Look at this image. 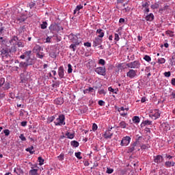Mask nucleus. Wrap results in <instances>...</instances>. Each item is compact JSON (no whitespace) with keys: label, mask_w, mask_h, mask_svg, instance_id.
<instances>
[{"label":"nucleus","mask_w":175,"mask_h":175,"mask_svg":"<svg viewBox=\"0 0 175 175\" xmlns=\"http://www.w3.org/2000/svg\"><path fill=\"white\" fill-rule=\"evenodd\" d=\"M0 53L2 59H10V58H12V55H10V49L8 47L3 48L0 51Z\"/></svg>","instance_id":"1"},{"label":"nucleus","mask_w":175,"mask_h":175,"mask_svg":"<svg viewBox=\"0 0 175 175\" xmlns=\"http://www.w3.org/2000/svg\"><path fill=\"white\" fill-rule=\"evenodd\" d=\"M64 28L60 27L58 23H52L49 27V30L52 33H57V32H59V31L63 30Z\"/></svg>","instance_id":"2"},{"label":"nucleus","mask_w":175,"mask_h":175,"mask_svg":"<svg viewBox=\"0 0 175 175\" xmlns=\"http://www.w3.org/2000/svg\"><path fill=\"white\" fill-rule=\"evenodd\" d=\"M54 124L56 126H61V125H65V115L61 114L56 119V121L54 122Z\"/></svg>","instance_id":"3"},{"label":"nucleus","mask_w":175,"mask_h":175,"mask_svg":"<svg viewBox=\"0 0 175 175\" xmlns=\"http://www.w3.org/2000/svg\"><path fill=\"white\" fill-rule=\"evenodd\" d=\"M127 68H131V69H139L140 68V62L135 60L133 62H130L126 64Z\"/></svg>","instance_id":"4"},{"label":"nucleus","mask_w":175,"mask_h":175,"mask_svg":"<svg viewBox=\"0 0 175 175\" xmlns=\"http://www.w3.org/2000/svg\"><path fill=\"white\" fill-rule=\"evenodd\" d=\"M95 72L100 76H106V67H98L95 69Z\"/></svg>","instance_id":"5"},{"label":"nucleus","mask_w":175,"mask_h":175,"mask_svg":"<svg viewBox=\"0 0 175 175\" xmlns=\"http://www.w3.org/2000/svg\"><path fill=\"white\" fill-rule=\"evenodd\" d=\"M148 2L150 1H147V0L142 2V7L144 9V13L150 12V4H148Z\"/></svg>","instance_id":"6"},{"label":"nucleus","mask_w":175,"mask_h":175,"mask_svg":"<svg viewBox=\"0 0 175 175\" xmlns=\"http://www.w3.org/2000/svg\"><path fill=\"white\" fill-rule=\"evenodd\" d=\"M131 143V137L129 136H126L124 137L120 142V146H126L128 144Z\"/></svg>","instance_id":"7"},{"label":"nucleus","mask_w":175,"mask_h":175,"mask_svg":"<svg viewBox=\"0 0 175 175\" xmlns=\"http://www.w3.org/2000/svg\"><path fill=\"white\" fill-rule=\"evenodd\" d=\"M127 77H129L130 79H135L136 76H137V70L131 69L129 71L126 73Z\"/></svg>","instance_id":"8"},{"label":"nucleus","mask_w":175,"mask_h":175,"mask_svg":"<svg viewBox=\"0 0 175 175\" xmlns=\"http://www.w3.org/2000/svg\"><path fill=\"white\" fill-rule=\"evenodd\" d=\"M142 137H139L135 142L131 145V146L128 149V152H133L135 151V147L137 146V142H139Z\"/></svg>","instance_id":"9"},{"label":"nucleus","mask_w":175,"mask_h":175,"mask_svg":"<svg viewBox=\"0 0 175 175\" xmlns=\"http://www.w3.org/2000/svg\"><path fill=\"white\" fill-rule=\"evenodd\" d=\"M103 42V39L100 38V37H96L93 41V47L100 46V44H102Z\"/></svg>","instance_id":"10"},{"label":"nucleus","mask_w":175,"mask_h":175,"mask_svg":"<svg viewBox=\"0 0 175 175\" xmlns=\"http://www.w3.org/2000/svg\"><path fill=\"white\" fill-rule=\"evenodd\" d=\"M29 78H30V77L28 73L21 75V83H27V81H28V80H29Z\"/></svg>","instance_id":"11"},{"label":"nucleus","mask_w":175,"mask_h":175,"mask_svg":"<svg viewBox=\"0 0 175 175\" xmlns=\"http://www.w3.org/2000/svg\"><path fill=\"white\" fill-rule=\"evenodd\" d=\"M58 76L60 79H65V70L64 66H60L58 68Z\"/></svg>","instance_id":"12"},{"label":"nucleus","mask_w":175,"mask_h":175,"mask_svg":"<svg viewBox=\"0 0 175 175\" xmlns=\"http://www.w3.org/2000/svg\"><path fill=\"white\" fill-rule=\"evenodd\" d=\"M64 98L62 97L57 98L54 100L55 105H64Z\"/></svg>","instance_id":"13"},{"label":"nucleus","mask_w":175,"mask_h":175,"mask_svg":"<svg viewBox=\"0 0 175 175\" xmlns=\"http://www.w3.org/2000/svg\"><path fill=\"white\" fill-rule=\"evenodd\" d=\"M112 136L113 133L111 132V130L105 131V133L103 135V137H105V139H110Z\"/></svg>","instance_id":"14"},{"label":"nucleus","mask_w":175,"mask_h":175,"mask_svg":"<svg viewBox=\"0 0 175 175\" xmlns=\"http://www.w3.org/2000/svg\"><path fill=\"white\" fill-rule=\"evenodd\" d=\"M118 128H121L122 129H125L126 128H128V124H126V122H125V121H121L118 124Z\"/></svg>","instance_id":"15"},{"label":"nucleus","mask_w":175,"mask_h":175,"mask_svg":"<svg viewBox=\"0 0 175 175\" xmlns=\"http://www.w3.org/2000/svg\"><path fill=\"white\" fill-rule=\"evenodd\" d=\"M154 161L155 163H161V162H162V161H163V158L162 157L161 155H157V156L154 157Z\"/></svg>","instance_id":"16"},{"label":"nucleus","mask_w":175,"mask_h":175,"mask_svg":"<svg viewBox=\"0 0 175 175\" xmlns=\"http://www.w3.org/2000/svg\"><path fill=\"white\" fill-rule=\"evenodd\" d=\"M26 64L27 66H29L31 65H33L35 64V61L31 57H27Z\"/></svg>","instance_id":"17"},{"label":"nucleus","mask_w":175,"mask_h":175,"mask_svg":"<svg viewBox=\"0 0 175 175\" xmlns=\"http://www.w3.org/2000/svg\"><path fill=\"white\" fill-rule=\"evenodd\" d=\"M96 33H98V38H103L105 36V32L102 30V29H98L96 30Z\"/></svg>","instance_id":"18"},{"label":"nucleus","mask_w":175,"mask_h":175,"mask_svg":"<svg viewBox=\"0 0 175 175\" xmlns=\"http://www.w3.org/2000/svg\"><path fill=\"white\" fill-rule=\"evenodd\" d=\"M26 20H27V18L25 16H22L16 18V21H17L16 23L20 24V23H24V21H25Z\"/></svg>","instance_id":"19"},{"label":"nucleus","mask_w":175,"mask_h":175,"mask_svg":"<svg viewBox=\"0 0 175 175\" xmlns=\"http://www.w3.org/2000/svg\"><path fill=\"white\" fill-rule=\"evenodd\" d=\"M146 21H152L154 20V14L150 13L146 16Z\"/></svg>","instance_id":"20"},{"label":"nucleus","mask_w":175,"mask_h":175,"mask_svg":"<svg viewBox=\"0 0 175 175\" xmlns=\"http://www.w3.org/2000/svg\"><path fill=\"white\" fill-rule=\"evenodd\" d=\"M152 116L154 117L155 120H157V118H159V117H161V113H159V110H154V113H153Z\"/></svg>","instance_id":"21"},{"label":"nucleus","mask_w":175,"mask_h":175,"mask_svg":"<svg viewBox=\"0 0 175 175\" xmlns=\"http://www.w3.org/2000/svg\"><path fill=\"white\" fill-rule=\"evenodd\" d=\"M34 2H36V5L39 6L40 8L42 6H44V0H34Z\"/></svg>","instance_id":"22"},{"label":"nucleus","mask_w":175,"mask_h":175,"mask_svg":"<svg viewBox=\"0 0 175 175\" xmlns=\"http://www.w3.org/2000/svg\"><path fill=\"white\" fill-rule=\"evenodd\" d=\"M145 125H152V122L150 120H145L142 122L141 126L143 128Z\"/></svg>","instance_id":"23"},{"label":"nucleus","mask_w":175,"mask_h":175,"mask_svg":"<svg viewBox=\"0 0 175 175\" xmlns=\"http://www.w3.org/2000/svg\"><path fill=\"white\" fill-rule=\"evenodd\" d=\"M165 165L167 167H172V166H174L175 163L174 161H166Z\"/></svg>","instance_id":"24"},{"label":"nucleus","mask_w":175,"mask_h":175,"mask_svg":"<svg viewBox=\"0 0 175 175\" xmlns=\"http://www.w3.org/2000/svg\"><path fill=\"white\" fill-rule=\"evenodd\" d=\"M29 175H39V174H38V169H33L31 170L29 172Z\"/></svg>","instance_id":"25"},{"label":"nucleus","mask_w":175,"mask_h":175,"mask_svg":"<svg viewBox=\"0 0 175 175\" xmlns=\"http://www.w3.org/2000/svg\"><path fill=\"white\" fill-rule=\"evenodd\" d=\"M133 121L134 124H139V122H140V118H139V116H134L133 118Z\"/></svg>","instance_id":"26"},{"label":"nucleus","mask_w":175,"mask_h":175,"mask_svg":"<svg viewBox=\"0 0 175 175\" xmlns=\"http://www.w3.org/2000/svg\"><path fill=\"white\" fill-rule=\"evenodd\" d=\"M34 51H36V53H40V51L42 50V47L39 45H36L34 46V49H33Z\"/></svg>","instance_id":"27"},{"label":"nucleus","mask_w":175,"mask_h":175,"mask_svg":"<svg viewBox=\"0 0 175 175\" xmlns=\"http://www.w3.org/2000/svg\"><path fill=\"white\" fill-rule=\"evenodd\" d=\"M94 88H89L83 90V94H90V92H93Z\"/></svg>","instance_id":"28"},{"label":"nucleus","mask_w":175,"mask_h":175,"mask_svg":"<svg viewBox=\"0 0 175 175\" xmlns=\"http://www.w3.org/2000/svg\"><path fill=\"white\" fill-rule=\"evenodd\" d=\"M81 9H83V5H77L75 10H74V14H76V13H77V12H79Z\"/></svg>","instance_id":"29"},{"label":"nucleus","mask_w":175,"mask_h":175,"mask_svg":"<svg viewBox=\"0 0 175 175\" xmlns=\"http://www.w3.org/2000/svg\"><path fill=\"white\" fill-rule=\"evenodd\" d=\"M66 136H67L68 139H73L75 137V133H70V132H67L66 133Z\"/></svg>","instance_id":"30"},{"label":"nucleus","mask_w":175,"mask_h":175,"mask_svg":"<svg viewBox=\"0 0 175 175\" xmlns=\"http://www.w3.org/2000/svg\"><path fill=\"white\" fill-rule=\"evenodd\" d=\"M32 150H33V146L25 149V150L27 151V152H29V154H34L35 151H32Z\"/></svg>","instance_id":"31"},{"label":"nucleus","mask_w":175,"mask_h":175,"mask_svg":"<svg viewBox=\"0 0 175 175\" xmlns=\"http://www.w3.org/2000/svg\"><path fill=\"white\" fill-rule=\"evenodd\" d=\"M152 10H155V9H158L159 8V4L158 3H154V4L151 5L150 6Z\"/></svg>","instance_id":"32"},{"label":"nucleus","mask_w":175,"mask_h":175,"mask_svg":"<svg viewBox=\"0 0 175 175\" xmlns=\"http://www.w3.org/2000/svg\"><path fill=\"white\" fill-rule=\"evenodd\" d=\"M28 66V64H27V62H22L19 64V68H27Z\"/></svg>","instance_id":"33"},{"label":"nucleus","mask_w":175,"mask_h":175,"mask_svg":"<svg viewBox=\"0 0 175 175\" xmlns=\"http://www.w3.org/2000/svg\"><path fill=\"white\" fill-rule=\"evenodd\" d=\"M70 144L72 147H79V142L77 141H72L70 142Z\"/></svg>","instance_id":"34"},{"label":"nucleus","mask_w":175,"mask_h":175,"mask_svg":"<svg viewBox=\"0 0 175 175\" xmlns=\"http://www.w3.org/2000/svg\"><path fill=\"white\" fill-rule=\"evenodd\" d=\"M55 120V116H51V117L48 118L47 124H50V123L53 122V121H54Z\"/></svg>","instance_id":"35"},{"label":"nucleus","mask_w":175,"mask_h":175,"mask_svg":"<svg viewBox=\"0 0 175 175\" xmlns=\"http://www.w3.org/2000/svg\"><path fill=\"white\" fill-rule=\"evenodd\" d=\"M25 56L27 58H31V54H32V51H28L24 53Z\"/></svg>","instance_id":"36"},{"label":"nucleus","mask_w":175,"mask_h":175,"mask_svg":"<svg viewBox=\"0 0 175 175\" xmlns=\"http://www.w3.org/2000/svg\"><path fill=\"white\" fill-rule=\"evenodd\" d=\"M47 28V22L44 21L42 24H41V29H46Z\"/></svg>","instance_id":"37"},{"label":"nucleus","mask_w":175,"mask_h":175,"mask_svg":"<svg viewBox=\"0 0 175 175\" xmlns=\"http://www.w3.org/2000/svg\"><path fill=\"white\" fill-rule=\"evenodd\" d=\"M10 54H12V53H16V51H17V47H16V46H12L11 49H10Z\"/></svg>","instance_id":"38"},{"label":"nucleus","mask_w":175,"mask_h":175,"mask_svg":"<svg viewBox=\"0 0 175 175\" xmlns=\"http://www.w3.org/2000/svg\"><path fill=\"white\" fill-rule=\"evenodd\" d=\"M38 162H39V165L40 166H42V165H43L44 163V159H43L41 157H38Z\"/></svg>","instance_id":"39"},{"label":"nucleus","mask_w":175,"mask_h":175,"mask_svg":"<svg viewBox=\"0 0 175 175\" xmlns=\"http://www.w3.org/2000/svg\"><path fill=\"white\" fill-rule=\"evenodd\" d=\"M81 155V152H75V157L77 158V159H83V157Z\"/></svg>","instance_id":"40"},{"label":"nucleus","mask_w":175,"mask_h":175,"mask_svg":"<svg viewBox=\"0 0 175 175\" xmlns=\"http://www.w3.org/2000/svg\"><path fill=\"white\" fill-rule=\"evenodd\" d=\"M167 9H169V5L167 4H165L164 8L159 9V12H163V10H167Z\"/></svg>","instance_id":"41"},{"label":"nucleus","mask_w":175,"mask_h":175,"mask_svg":"<svg viewBox=\"0 0 175 175\" xmlns=\"http://www.w3.org/2000/svg\"><path fill=\"white\" fill-rule=\"evenodd\" d=\"M166 35H169L170 36V38H173V36H174V34L173 31L168 30L165 32Z\"/></svg>","instance_id":"42"},{"label":"nucleus","mask_w":175,"mask_h":175,"mask_svg":"<svg viewBox=\"0 0 175 175\" xmlns=\"http://www.w3.org/2000/svg\"><path fill=\"white\" fill-rule=\"evenodd\" d=\"M144 59H145V61H146L147 62H150V61H151V57H150L149 55H146L144 57Z\"/></svg>","instance_id":"43"},{"label":"nucleus","mask_w":175,"mask_h":175,"mask_svg":"<svg viewBox=\"0 0 175 175\" xmlns=\"http://www.w3.org/2000/svg\"><path fill=\"white\" fill-rule=\"evenodd\" d=\"M10 88V83L6 82L3 86L4 90H9Z\"/></svg>","instance_id":"44"},{"label":"nucleus","mask_w":175,"mask_h":175,"mask_svg":"<svg viewBox=\"0 0 175 175\" xmlns=\"http://www.w3.org/2000/svg\"><path fill=\"white\" fill-rule=\"evenodd\" d=\"M68 73H72L73 69H72V65L70 64H68Z\"/></svg>","instance_id":"45"},{"label":"nucleus","mask_w":175,"mask_h":175,"mask_svg":"<svg viewBox=\"0 0 175 175\" xmlns=\"http://www.w3.org/2000/svg\"><path fill=\"white\" fill-rule=\"evenodd\" d=\"M65 154L62 153L59 156L57 157L59 161H64Z\"/></svg>","instance_id":"46"},{"label":"nucleus","mask_w":175,"mask_h":175,"mask_svg":"<svg viewBox=\"0 0 175 175\" xmlns=\"http://www.w3.org/2000/svg\"><path fill=\"white\" fill-rule=\"evenodd\" d=\"M108 91H109L110 92H113V94H117L118 90H115L114 89H113V88L109 87Z\"/></svg>","instance_id":"47"},{"label":"nucleus","mask_w":175,"mask_h":175,"mask_svg":"<svg viewBox=\"0 0 175 175\" xmlns=\"http://www.w3.org/2000/svg\"><path fill=\"white\" fill-rule=\"evenodd\" d=\"M165 62H166V59H165V58L158 59L159 64H165Z\"/></svg>","instance_id":"48"},{"label":"nucleus","mask_w":175,"mask_h":175,"mask_svg":"<svg viewBox=\"0 0 175 175\" xmlns=\"http://www.w3.org/2000/svg\"><path fill=\"white\" fill-rule=\"evenodd\" d=\"M36 5V2L33 1V2H31L30 3H29V7L30 8V9H32V8H34Z\"/></svg>","instance_id":"49"},{"label":"nucleus","mask_w":175,"mask_h":175,"mask_svg":"<svg viewBox=\"0 0 175 175\" xmlns=\"http://www.w3.org/2000/svg\"><path fill=\"white\" fill-rule=\"evenodd\" d=\"M113 172H114V170L111 169V168H107V171L106 173H107L108 174H111V173H113Z\"/></svg>","instance_id":"50"},{"label":"nucleus","mask_w":175,"mask_h":175,"mask_svg":"<svg viewBox=\"0 0 175 175\" xmlns=\"http://www.w3.org/2000/svg\"><path fill=\"white\" fill-rule=\"evenodd\" d=\"M19 138L21 139V140H22V142H25L27 140V138L25 137V136H24V134H21Z\"/></svg>","instance_id":"51"},{"label":"nucleus","mask_w":175,"mask_h":175,"mask_svg":"<svg viewBox=\"0 0 175 175\" xmlns=\"http://www.w3.org/2000/svg\"><path fill=\"white\" fill-rule=\"evenodd\" d=\"M3 133H5V136H9V135H10V131H9V129H5L3 131Z\"/></svg>","instance_id":"52"},{"label":"nucleus","mask_w":175,"mask_h":175,"mask_svg":"<svg viewBox=\"0 0 175 175\" xmlns=\"http://www.w3.org/2000/svg\"><path fill=\"white\" fill-rule=\"evenodd\" d=\"M5 84V78H0V87Z\"/></svg>","instance_id":"53"},{"label":"nucleus","mask_w":175,"mask_h":175,"mask_svg":"<svg viewBox=\"0 0 175 175\" xmlns=\"http://www.w3.org/2000/svg\"><path fill=\"white\" fill-rule=\"evenodd\" d=\"M98 64H100V65H105L106 62L105 61V59H100L98 62Z\"/></svg>","instance_id":"54"},{"label":"nucleus","mask_w":175,"mask_h":175,"mask_svg":"<svg viewBox=\"0 0 175 175\" xmlns=\"http://www.w3.org/2000/svg\"><path fill=\"white\" fill-rule=\"evenodd\" d=\"M53 87H55L56 88L57 87H59V81H55L53 85H52Z\"/></svg>","instance_id":"55"},{"label":"nucleus","mask_w":175,"mask_h":175,"mask_svg":"<svg viewBox=\"0 0 175 175\" xmlns=\"http://www.w3.org/2000/svg\"><path fill=\"white\" fill-rule=\"evenodd\" d=\"M49 55L51 57V58H55V57H57V55L55 53V52H51Z\"/></svg>","instance_id":"56"},{"label":"nucleus","mask_w":175,"mask_h":175,"mask_svg":"<svg viewBox=\"0 0 175 175\" xmlns=\"http://www.w3.org/2000/svg\"><path fill=\"white\" fill-rule=\"evenodd\" d=\"M16 46H18V47H24V44L21 42H18Z\"/></svg>","instance_id":"57"},{"label":"nucleus","mask_w":175,"mask_h":175,"mask_svg":"<svg viewBox=\"0 0 175 175\" xmlns=\"http://www.w3.org/2000/svg\"><path fill=\"white\" fill-rule=\"evenodd\" d=\"M96 129H98V125H96V124L94 123L92 125V130L94 131H96Z\"/></svg>","instance_id":"58"},{"label":"nucleus","mask_w":175,"mask_h":175,"mask_svg":"<svg viewBox=\"0 0 175 175\" xmlns=\"http://www.w3.org/2000/svg\"><path fill=\"white\" fill-rule=\"evenodd\" d=\"M114 40H116V42H118V40H120V36H118V33H115Z\"/></svg>","instance_id":"59"},{"label":"nucleus","mask_w":175,"mask_h":175,"mask_svg":"<svg viewBox=\"0 0 175 175\" xmlns=\"http://www.w3.org/2000/svg\"><path fill=\"white\" fill-rule=\"evenodd\" d=\"M70 49H72V51H76V45H75V44H72L70 46Z\"/></svg>","instance_id":"60"},{"label":"nucleus","mask_w":175,"mask_h":175,"mask_svg":"<svg viewBox=\"0 0 175 175\" xmlns=\"http://www.w3.org/2000/svg\"><path fill=\"white\" fill-rule=\"evenodd\" d=\"M147 148H148V146H146V144H143L141 146V150H147Z\"/></svg>","instance_id":"61"},{"label":"nucleus","mask_w":175,"mask_h":175,"mask_svg":"<svg viewBox=\"0 0 175 175\" xmlns=\"http://www.w3.org/2000/svg\"><path fill=\"white\" fill-rule=\"evenodd\" d=\"M98 94H100V95H102V94L103 95H106V92L105 91V90H100L98 91Z\"/></svg>","instance_id":"62"},{"label":"nucleus","mask_w":175,"mask_h":175,"mask_svg":"<svg viewBox=\"0 0 175 175\" xmlns=\"http://www.w3.org/2000/svg\"><path fill=\"white\" fill-rule=\"evenodd\" d=\"M98 105H99V106H105V101L100 100L98 101Z\"/></svg>","instance_id":"63"},{"label":"nucleus","mask_w":175,"mask_h":175,"mask_svg":"<svg viewBox=\"0 0 175 175\" xmlns=\"http://www.w3.org/2000/svg\"><path fill=\"white\" fill-rule=\"evenodd\" d=\"M170 75H171L170 71H169V72H165L164 73V76H165V77H170Z\"/></svg>","instance_id":"64"}]
</instances>
